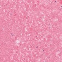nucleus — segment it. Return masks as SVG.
<instances>
[{"mask_svg":"<svg viewBox=\"0 0 62 62\" xmlns=\"http://www.w3.org/2000/svg\"><path fill=\"white\" fill-rule=\"evenodd\" d=\"M11 35L12 36H14V35L13 33H11Z\"/></svg>","mask_w":62,"mask_h":62,"instance_id":"obj_1","label":"nucleus"}]
</instances>
